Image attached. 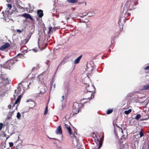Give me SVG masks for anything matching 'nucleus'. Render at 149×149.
I'll return each instance as SVG.
<instances>
[{
  "label": "nucleus",
  "mask_w": 149,
  "mask_h": 149,
  "mask_svg": "<svg viewBox=\"0 0 149 149\" xmlns=\"http://www.w3.org/2000/svg\"><path fill=\"white\" fill-rule=\"evenodd\" d=\"M126 3V5L127 6L129 9L131 10L134 9L137 4L138 3V0H128Z\"/></svg>",
  "instance_id": "1"
},
{
  "label": "nucleus",
  "mask_w": 149,
  "mask_h": 149,
  "mask_svg": "<svg viewBox=\"0 0 149 149\" xmlns=\"http://www.w3.org/2000/svg\"><path fill=\"white\" fill-rule=\"evenodd\" d=\"M86 91L89 93H93L94 94L95 91V86L93 85H91L90 86L89 85L87 84H86Z\"/></svg>",
  "instance_id": "2"
},
{
  "label": "nucleus",
  "mask_w": 149,
  "mask_h": 149,
  "mask_svg": "<svg viewBox=\"0 0 149 149\" xmlns=\"http://www.w3.org/2000/svg\"><path fill=\"white\" fill-rule=\"evenodd\" d=\"M84 91L85 93L84 95V99L90 100L94 97V94L93 93L86 92V90H85Z\"/></svg>",
  "instance_id": "3"
},
{
  "label": "nucleus",
  "mask_w": 149,
  "mask_h": 149,
  "mask_svg": "<svg viewBox=\"0 0 149 149\" xmlns=\"http://www.w3.org/2000/svg\"><path fill=\"white\" fill-rule=\"evenodd\" d=\"M30 83H29L26 81H22L20 83L23 87L24 90H26L29 89V85H30Z\"/></svg>",
  "instance_id": "4"
},
{
  "label": "nucleus",
  "mask_w": 149,
  "mask_h": 149,
  "mask_svg": "<svg viewBox=\"0 0 149 149\" xmlns=\"http://www.w3.org/2000/svg\"><path fill=\"white\" fill-rule=\"evenodd\" d=\"M15 63V61L14 59H11L8 61L5 64L6 67L7 69H9Z\"/></svg>",
  "instance_id": "5"
},
{
  "label": "nucleus",
  "mask_w": 149,
  "mask_h": 149,
  "mask_svg": "<svg viewBox=\"0 0 149 149\" xmlns=\"http://www.w3.org/2000/svg\"><path fill=\"white\" fill-rule=\"evenodd\" d=\"M10 46V43L8 42H6L4 44L2 45L0 47V50L1 51H3L8 48Z\"/></svg>",
  "instance_id": "6"
},
{
  "label": "nucleus",
  "mask_w": 149,
  "mask_h": 149,
  "mask_svg": "<svg viewBox=\"0 0 149 149\" xmlns=\"http://www.w3.org/2000/svg\"><path fill=\"white\" fill-rule=\"evenodd\" d=\"M55 133L57 134H62V128L61 125H59L57 127Z\"/></svg>",
  "instance_id": "7"
},
{
  "label": "nucleus",
  "mask_w": 149,
  "mask_h": 149,
  "mask_svg": "<svg viewBox=\"0 0 149 149\" xmlns=\"http://www.w3.org/2000/svg\"><path fill=\"white\" fill-rule=\"evenodd\" d=\"M22 16L26 18L29 19L31 20H33V19L29 14L25 13L23 14Z\"/></svg>",
  "instance_id": "8"
},
{
  "label": "nucleus",
  "mask_w": 149,
  "mask_h": 149,
  "mask_svg": "<svg viewBox=\"0 0 149 149\" xmlns=\"http://www.w3.org/2000/svg\"><path fill=\"white\" fill-rule=\"evenodd\" d=\"M37 14L40 18L42 17L44 15L43 11L41 10H38L37 11Z\"/></svg>",
  "instance_id": "9"
},
{
  "label": "nucleus",
  "mask_w": 149,
  "mask_h": 149,
  "mask_svg": "<svg viewBox=\"0 0 149 149\" xmlns=\"http://www.w3.org/2000/svg\"><path fill=\"white\" fill-rule=\"evenodd\" d=\"M102 142L101 141V139H100V140L99 142V146H98L97 145L96 147L97 148H95V147H94V148H93L92 149H100V147H101V146L102 145Z\"/></svg>",
  "instance_id": "10"
},
{
  "label": "nucleus",
  "mask_w": 149,
  "mask_h": 149,
  "mask_svg": "<svg viewBox=\"0 0 149 149\" xmlns=\"http://www.w3.org/2000/svg\"><path fill=\"white\" fill-rule=\"evenodd\" d=\"M1 76L2 80V82L8 79V77L5 74H1Z\"/></svg>",
  "instance_id": "11"
},
{
  "label": "nucleus",
  "mask_w": 149,
  "mask_h": 149,
  "mask_svg": "<svg viewBox=\"0 0 149 149\" xmlns=\"http://www.w3.org/2000/svg\"><path fill=\"white\" fill-rule=\"evenodd\" d=\"M67 1L69 3L75 4L77 2L78 0H67Z\"/></svg>",
  "instance_id": "12"
},
{
  "label": "nucleus",
  "mask_w": 149,
  "mask_h": 149,
  "mask_svg": "<svg viewBox=\"0 0 149 149\" xmlns=\"http://www.w3.org/2000/svg\"><path fill=\"white\" fill-rule=\"evenodd\" d=\"M82 57V55H81L80 56H79L74 61V63L76 64L78 63L79 61H80L81 59V58Z\"/></svg>",
  "instance_id": "13"
},
{
  "label": "nucleus",
  "mask_w": 149,
  "mask_h": 149,
  "mask_svg": "<svg viewBox=\"0 0 149 149\" xmlns=\"http://www.w3.org/2000/svg\"><path fill=\"white\" fill-rule=\"evenodd\" d=\"M21 98V95H20L18 96L16 100L15 104L13 105V107H14L15 106V104H17L18 102L19 101L20 99Z\"/></svg>",
  "instance_id": "14"
},
{
  "label": "nucleus",
  "mask_w": 149,
  "mask_h": 149,
  "mask_svg": "<svg viewBox=\"0 0 149 149\" xmlns=\"http://www.w3.org/2000/svg\"><path fill=\"white\" fill-rule=\"evenodd\" d=\"M3 82L5 83V85H7L10 83V81L8 78L7 79H6L5 81H3Z\"/></svg>",
  "instance_id": "15"
},
{
  "label": "nucleus",
  "mask_w": 149,
  "mask_h": 149,
  "mask_svg": "<svg viewBox=\"0 0 149 149\" xmlns=\"http://www.w3.org/2000/svg\"><path fill=\"white\" fill-rule=\"evenodd\" d=\"M67 129L68 130V133L69 134V135L72 134V131L70 127H69Z\"/></svg>",
  "instance_id": "16"
},
{
  "label": "nucleus",
  "mask_w": 149,
  "mask_h": 149,
  "mask_svg": "<svg viewBox=\"0 0 149 149\" xmlns=\"http://www.w3.org/2000/svg\"><path fill=\"white\" fill-rule=\"evenodd\" d=\"M143 89L145 90H149V85H146L143 86Z\"/></svg>",
  "instance_id": "17"
},
{
  "label": "nucleus",
  "mask_w": 149,
  "mask_h": 149,
  "mask_svg": "<svg viewBox=\"0 0 149 149\" xmlns=\"http://www.w3.org/2000/svg\"><path fill=\"white\" fill-rule=\"evenodd\" d=\"M113 111V109H109L107 110V114H109L111 113Z\"/></svg>",
  "instance_id": "18"
},
{
  "label": "nucleus",
  "mask_w": 149,
  "mask_h": 149,
  "mask_svg": "<svg viewBox=\"0 0 149 149\" xmlns=\"http://www.w3.org/2000/svg\"><path fill=\"white\" fill-rule=\"evenodd\" d=\"M68 58V57H65L63 60L61 61V63H65L67 62V59Z\"/></svg>",
  "instance_id": "19"
},
{
  "label": "nucleus",
  "mask_w": 149,
  "mask_h": 149,
  "mask_svg": "<svg viewBox=\"0 0 149 149\" xmlns=\"http://www.w3.org/2000/svg\"><path fill=\"white\" fill-rule=\"evenodd\" d=\"M131 111L132 110L131 109H129L125 111L124 112V113L126 114H128L130 113L131 112Z\"/></svg>",
  "instance_id": "20"
},
{
  "label": "nucleus",
  "mask_w": 149,
  "mask_h": 149,
  "mask_svg": "<svg viewBox=\"0 0 149 149\" xmlns=\"http://www.w3.org/2000/svg\"><path fill=\"white\" fill-rule=\"evenodd\" d=\"M141 117V115L140 114H137L134 118L136 120H138Z\"/></svg>",
  "instance_id": "21"
},
{
  "label": "nucleus",
  "mask_w": 149,
  "mask_h": 149,
  "mask_svg": "<svg viewBox=\"0 0 149 149\" xmlns=\"http://www.w3.org/2000/svg\"><path fill=\"white\" fill-rule=\"evenodd\" d=\"M21 116V114L19 112H18L17 113V117L18 119H20V117Z\"/></svg>",
  "instance_id": "22"
},
{
  "label": "nucleus",
  "mask_w": 149,
  "mask_h": 149,
  "mask_svg": "<svg viewBox=\"0 0 149 149\" xmlns=\"http://www.w3.org/2000/svg\"><path fill=\"white\" fill-rule=\"evenodd\" d=\"M48 112V106H47L45 108L44 114L46 115Z\"/></svg>",
  "instance_id": "23"
},
{
  "label": "nucleus",
  "mask_w": 149,
  "mask_h": 149,
  "mask_svg": "<svg viewBox=\"0 0 149 149\" xmlns=\"http://www.w3.org/2000/svg\"><path fill=\"white\" fill-rule=\"evenodd\" d=\"M139 134L140 135V138H141V137H142L144 135V134L142 132V130H141L140 132H139Z\"/></svg>",
  "instance_id": "24"
},
{
  "label": "nucleus",
  "mask_w": 149,
  "mask_h": 149,
  "mask_svg": "<svg viewBox=\"0 0 149 149\" xmlns=\"http://www.w3.org/2000/svg\"><path fill=\"white\" fill-rule=\"evenodd\" d=\"M7 7L9 8V10H10L12 8V6L11 4H8L7 5Z\"/></svg>",
  "instance_id": "25"
},
{
  "label": "nucleus",
  "mask_w": 149,
  "mask_h": 149,
  "mask_svg": "<svg viewBox=\"0 0 149 149\" xmlns=\"http://www.w3.org/2000/svg\"><path fill=\"white\" fill-rule=\"evenodd\" d=\"M49 31L48 32V33L49 34L50 32H52V27L51 26H50V27H49Z\"/></svg>",
  "instance_id": "26"
},
{
  "label": "nucleus",
  "mask_w": 149,
  "mask_h": 149,
  "mask_svg": "<svg viewBox=\"0 0 149 149\" xmlns=\"http://www.w3.org/2000/svg\"><path fill=\"white\" fill-rule=\"evenodd\" d=\"M3 126V124L2 123H0V130H1Z\"/></svg>",
  "instance_id": "27"
},
{
  "label": "nucleus",
  "mask_w": 149,
  "mask_h": 149,
  "mask_svg": "<svg viewBox=\"0 0 149 149\" xmlns=\"http://www.w3.org/2000/svg\"><path fill=\"white\" fill-rule=\"evenodd\" d=\"M144 69L145 70H149V65L145 67L144 68Z\"/></svg>",
  "instance_id": "28"
},
{
  "label": "nucleus",
  "mask_w": 149,
  "mask_h": 149,
  "mask_svg": "<svg viewBox=\"0 0 149 149\" xmlns=\"http://www.w3.org/2000/svg\"><path fill=\"white\" fill-rule=\"evenodd\" d=\"M64 126L67 129L70 126H69L68 125L65 124H64Z\"/></svg>",
  "instance_id": "29"
},
{
  "label": "nucleus",
  "mask_w": 149,
  "mask_h": 149,
  "mask_svg": "<svg viewBox=\"0 0 149 149\" xmlns=\"http://www.w3.org/2000/svg\"><path fill=\"white\" fill-rule=\"evenodd\" d=\"M9 144L10 146L11 147L13 146V142H9Z\"/></svg>",
  "instance_id": "30"
},
{
  "label": "nucleus",
  "mask_w": 149,
  "mask_h": 149,
  "mask_svg": "<svg viewBox=\"0 0 149 149\" xmlns=\"http://www.w3.org/2000/svg\"><path fill=\"white\" fill-rule=\"evenodd\" d=\"M32 51H33L34 52H36L37 51H38V50H37L36 49V48H34L32 49Z\"/></svg>",
  "instance_id": "31"
},
{
  "label": "nucleus",
  "mask_w": 149,
  "mask_h": 149,
  "mask_svg": "<svg viewBox=\"0 0 149 149\" xmlns=\"http://www.w3.org/2000/svg\"><path fill=\"white\" fill-rule=\"evenodd\" d=\"M45 91H44V92H42V91H40V93H39V94L40 95L41 94H42V95H43L45 93Z\"/></svg>",
  "instance_id": "32"
},
{
  "label": "nucleus",
  "mask_w": 149,
  "mask_h": 149,
  "mask_svg": "<svg viewBox=\"0 0 149 149\" xmlns=\"http://www.w3.org/2000/svg\"><path fill=\"white\" fill-rule=\"evenodd\" d=\"M12 105L11 104H9L8 106V107L9 109H11V108Z\"/></svg>",
  "instance_id": "33"
},
{
  "label": "nucleus",
  "mask_w": 149,
  "mask_h": 149,
  "mask_svg": "<svg viewBox=\"0 0 149 149\" xmlns=\"http://www.w3.org/2000/svg\"><path fill=\"white\" fill-rule=\"evenodd\" d=\"M17 32H19V33H21L22 32V30L19 29L17 30Z\"/></svg>",
  "instance_id": "34"
},
{
  "label": "nucleus",
  "mask_w": 149,
  "mask_h": 149,
  "mask_svg": "<svg viewBox=\"0 0 149 149\" xmlns=\"http://www.w3.org/2000/svg\"><path fill=\"white\" fill-rule=\"evenodd\" d=\"M119 128H120V130L121 131V132L122 133H123V131L122 128H120V127H119Z\"/></svg>",
  "instance_id": "35"
},
{
  "label": "nucleus",
  "mask_w": 149,
  "mask_h": 149,
  "mask_svg": "<svg viewBox=\"0 0 149 149\" xmlns=\"http://www.w3.org/2000/svg\"><path fill=\"white\" fill-rule=\"evenodd\" d=\"M62 100H63L64 99V95H63L62 96Z\"/></svg>",
  "instance_id": "36"
},
{
  "label": "nucleus",
  "mask_w": 149,
  "mask_h": 149,
  "mask_svg": "<svg viewBox=\"0 0 149 149\" xmlns=\"http://www.w3.org/2000/svg\"><path fill=\"white\" fill-rule=\"evenodd\" d=\"M69 19H70V18L69 17H67L66 18V19L67 20H68Z\"/></svg>",
  "instance_id": "37"
},
{
  "label": "nucleus",
  "mask_w": 149,
  "mask_h": 149,
  "mask_svg": "<svg viewBox=\"0 0 149 149\" xmlns=\"http://www.w3.org/2000/svg\"><path fill=\"white\" fill-rule=\"evenodd\" d=\"M76 138V137H75V136H74H74H73V137L72 138V139H73V138Z\"/></svg>",
  "instance_id": "38"
},
{
  "label": "nucleus",
  "mask_w": 149,
  "mask_h": 149,
  "mask_svg": "<svg viewBox=\"0 0 149 149\" xmlns=\"http://www.w3.org/2000/svg\"><path fill=\"white\" fill-rule=\"evenodd\" d=\"M22 55V54H18V55Z\"/></svg>",
  "instance_id": "39"
},
{
  "label": "nucleus",
  "mask_w": 149,
  "mask_h": 149,
  "mask_svg": "<svg viewBox=\"0 0 149 149\" xmlns=\"http://www.w3.org/2000/svg\"><path fill=\"white\" fill-rule=\"evenodd\" d=\"M147 146H148V148H149V144H148L147 145Z\"/></svg>",
  "instance_id": "40"
},
{
  "label": "nucleus",
  "mask_w": 149,
  "mask_h": 149,
  "mask_svg": "<svg viewBox=\"0 0 149 149\" xmlns=\"http://www.w3.org/2000/svg\"><path fill=\"white\" fill-rule=\"evenodd\" d=\"M79 112V111H78V112H77V113H75V114H77V113H78Z\"/></svg>",
  "instance_id": "41"
},
{
  "label": "nucleus",
  "mask_w": 149,
  "mask_h": 149,
  "mask_svg": "<svg viewBox=\"0 0 149 149\" xmlns=\"http://www.w3.org/2000/svg\"><path fill=\"white\" fill-rule=\"evenodd\" d=\"M19 91V93L20 92V90H18Z\"/></svg>",
  "instance_id": "42"
},
{
  "label": "nucleus",
  "mask_w": 149,
  "mask_h": 149,
  "mask_svg": "<svg viewBox=\"0 0 149 149\" xmlns=\"http://www.w3.org/2000/svg\"><path fill=\"white\" fill-rule=\"evenodd\" d=\"M74 110H75V109H73V112H74Z\"/></svg>",
  "instance_id": "43"
},
{
  "label": "nucleus",
  "mask_w": 149,
  "mask_h": 149,
  "mask_svg": "<svg viewBox=\"0 0 149 149\" xmlns=\"http://www.w3.org/2000/svg\"><path fill=\"white\" fill-rule=\"evenodd\" d=\"M70 27H72V25H70Z\"/></svg>",
  "instance_id": "44"
},
{
  "label": "nucleus",
  "mask_w": 149,
  "mask_h": 149,
  "mask_svg": "<svg viewBox=\"0 0 149 149\" xmlns=\"http://www.w3.org/2000/svg\"><path fill=\"white\" fill-rule=\"evenodd\" d=\"M16 91H17V90H15V92H16Z\"/></svg>",
  "instance_id": "45"
},
{
  "label": "nucleus",
  "mask_w": 149,
  "mask_h": 149,
  "mask_svg": "<svg viewBox=\"0 0 149 149\" xmlns=\"http://www.w3.org/2000/svg\"><path fill=\"white\" fill-rule=\"evenodd\" d=\"M34 68H33L32 70H33V69H34Z\"/></svg>",
  "instance_id": "46"
},
{
  "label": "nucleus",
  "mask_w": 149,
  "mask_h": 149,
  "mask_svg": "<svg viewBox=\"0 0 149 149\" xmlns=\"http://www.w3.org/2000/svg\"><path fill=\"white\" fill-rule=\"evenodd\" d=\"M27 102H28V101L27 100Z\"/></svg>",
  "instance_id": "47"
},
{
  "label": "nucleus",
  "mask_w": 149,
  "mask_h": 149,
  "mask_svg": "<svg viewBox=\"0 0 149 149\" xmlns=\"http://www.w3.org/2000/svg\"><path fill=\"white\" fill-rule=\"evenodd\" d=\"M39 48H40L39 46Z\"/></svg>",
  "instance_id": "48"
},
{
  "label": "nucleus",
  "mask_w": 149,
  "mask_h": 149,
  "mask_svg": "<svg viewBox=\"0 0 149 149\" xmlns=\"http://www.w3.org/2000/svg\"><path fill=\"white\" fill-rule=\"evenodd\" d=\"M7 149H9V148H8Z\"/></svg>",
  "instance_id": "49"
}]
</instances>
